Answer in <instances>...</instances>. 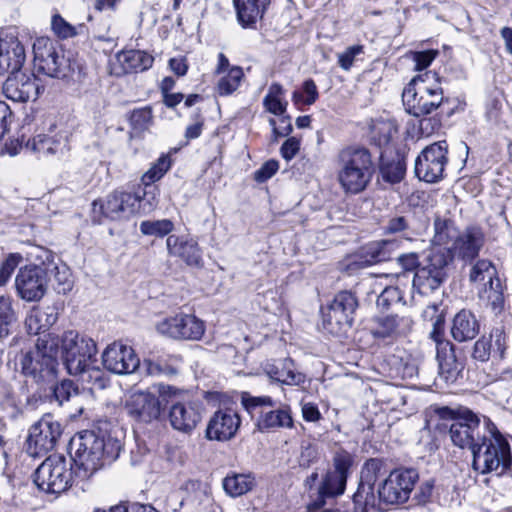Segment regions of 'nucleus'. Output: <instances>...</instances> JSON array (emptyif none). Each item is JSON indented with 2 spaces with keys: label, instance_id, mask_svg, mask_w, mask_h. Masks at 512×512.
I'll return each mask as SVG.
<instances>
[{
  "label": "nucleus",
  "instance_id": "obj_1",
  "mask_svg": "<svg viewBox=\"0 0 512 512\" xmlns=\"http://www.w3.org/2000/svg\"><path fill=\"white\" fill-rule=\"evenodd\" d=\"M472 468L479 474L502 476L512 467L511 446L506 436L487 416H483L482 440L472 451Z\"/></svg>",
  "mask_w": 512,
  "mask_h": 512
},
{
  "label": "nucleus",
  "instance_id": "obj_2",
  "mask_svg": "<svg viewBox=\"0 0 512 512\" xmlns=\"http://www.w3.org/2000/svg\"><path fill=\"white\" fill-rule=\"evenodd\" d=\"M336 165L337 181L345 193L358 194L365 190L374 173L371 155L364 148L341 150Z\"/></svg>",
  "mask_w": 512,
  "mask_h": 512
},
{
  "label": "nucleus",
  "instance_id": "obj_3",
  "mask_svg": "<svg viewBox=\"0 0 512 512\" xmlns=\"http://www.w3.org/2000/svg\"><path fill=\"white\" fill-rule=\"evenodd\" d=\"M405 110L415 117L431 114L444 102L443 89L436 73L415 76L402 93Z\"/></svg>",
  "mask_w": 512,
  "mask_h": 512
},
{
  "label": "nucleus",
  "instance_id": "obj_4",
  "mask_svg": "<svg viewBox=\"0 0 512 512\" xmlns=\"http://www.w3.org/2000/svg\"><path fill=\"white\" fill-rule=\"evenodd\" d=\"M51 340L57 342V357L60 355L69 374L83 371L97 355L96 342L75 330L65 331L61 336L51 334Z\"/></svg>",
  "mask_w": 512,
  "mask_h": 512
},
{
  "label": "nucleus",
  "instance_id": "obj_5",
  "mask_svg": "<svg viewBox=\"0 0 512 512\" xmlns=\"http://www.w3.org/2000/svg\"><path fill=\"white\" fill-rule=\"evenodd\" d=\"M57 342L51 334L37 339L34 349L23 354L21 367L24 375L38 383H51L57 377Z\"/></svg>",
  "mask_w": 512,
  "mask_h": 512
},
{
  "label": "nucleus",
  "instance_id": "obj_6",
  "mask_svg": "<svg viewBox=\"0 0 512 512\" xmlns=\"http://www.w3.org/2000/svg\"><path fill=\"white\" fill-rule=\"evenodd\" d=\"M241 402L251 417L256 419L259 431L293 426L289 408L274 409L275 403L270 396L254 397L244 393Z\"/></svg>",
  "mask_w": 512,
  "mask_h": 512
},
{
  "label": "nucleus",
  "instance_id": "obj_7",
  "mask_svg": "<svg viewBox=\"0 0 512 512\" xmlns=\"http://www.w3.org/2000/svg\"><path fill=\"white\" fill-rule=\"evenodd\" d=\"M142 198L138 193L115 190L105 199L93 201V219L97 223H102L103 219L128 220L139 212Z\"/></svg>",
  "mask_w": 512,
  "mask_h": 512
},
{
  "label": "nucleus",
  "instance_id": "obj_8",
  "mask_svg": "<svg viewBox=\"0 0 512 512\" xmlns=\"http://www.w3.org/2000/svg\"><path fill=\"white\" fill-rule=\"evenodd\" d=\"M450 262V251L433 248L426 262L416 270L413 277V288L421 295L433 293L446 280V268Z\"/></svg>",
  "mask_w": 512,
  "mask_h": 512
},
{
  "label": "nucleus",
  "instance_id": "obj_9",
  "mask_svg": "<svg viewBox=\"0 0 512 512\" xmlns=\"http://www.w3.org/2000/svg\"><path fill=\"white\" fill-rule=\"evenodd\" d=\"M34 66L38 72L52 78H64L71 65L60 45L46 36L37 37L33 46Z\"/></svg>",
  "mask_w": 512,
  "mask_h": 512
},
{
  "label": "nucleus",
  "instance_id": "obj_10",
  "mask_svg": "<svg viewBox=\"0 0 512 512\" xmlns=\"http://www.w3.org/2000/svg\"><path fill=\"white\" fill-rule=\"evenodd\" d=\"M358 302L349 291L337 293L330 304L322 308V325L330 334L340 336L352 326Z\"/></svg>",
  "mask_w": 512,
  "mask_h": 512
},
{
  "label": "nucleus",
  "instance_id": "obj_11",
  "mask_svg": "<svg viewBox=\"0 0 512 512\" xmlns=\"http://www.w3.org/2000/svg\"><path fill=\"white\" fill-rule=\"evenodd\" d=\"M351 457L347 453H338L334 457L333 469L323 476L315 500L309 504L310 510L321 509L328 499L342 495L345 491L348 471L351 466Z\"/></svg>",
  "mask_w": 512,
  "mask_h": 512
},
{
  "label": "nucleus",
  "instance_id": "obj_12",
  "mask_svg": "<svg viewBox=\"0 0 512 512\" xmlns=\"http://www.w3.org/2000/svg\"><path fill=\"white\" fill-rule=\"evenodd\" d=\"M381 471V462L378 459H369L362 471L357 491L353 495L355 510L359 512L384 511V500L377 491V480Z\"/></svg>",
  "mask_w": 512,
  "mask_h": 512
},
{
  "label": "nucleus",
  "instance_id": "obj_13",
  "mask_svg": "<svg viewBox=\"0 0 512 512\" xmlns=\"http://www.w3.org/2000/svg\"><path fill=\"white\" fill-rule=\"evenodd\" d=\"M33 480L46 493H61L71 483V468L64 457L49 456L36 469Z\"/></svg>",
  "mask_w": 512,
  "mask_h": 512
},
{
  "label": "nucleus",
  "instance_id": "obj_14",
  "mask_svg": "<svg viewBox=\"0 0 512 512\" xmlns=\"http://www.w3.org/2000/svg\"><path fill=\"white\" fill-rule=\"evenodd\" d=\"M156 331L164 337L174 340L197 341L205 333V323L195 315L177 313L155 324Z\"/></svg>",
  "mask_w": 512,
  "mask_h": 512
},
{
  "label": "nucleus",
  "instance_id": "obj_15",
  "mask_svg": "<svg viewBox=\"0 0 512 512\" xmlns=\"http://www.w3.org/2000/svg\"><path fill=\"white\" fill-rule=\"evenodd\" d=\"M418 479L415 469H396L377 485V491L385 505L402 504L409 499Z\"/></svg>",
  "mask_w": 512,
  "mask_h": 512
},
{
  "label": "nucleus",
  "instance_id": "obj_16",
  "mask_svg": "<svg viewBox=\"0 0 512 512\" xmlns=\"http://www.w3.org/2000/svg\"><path fill=\"white\" fill-rule=\"evenodd\" d=\"M447 153L446 141H438L424 148L415 161L418 178L428 183L441 180L448 163Z\"/></svg>",
  "mask_w": 512,
  "mask_h": 512
},
{
  "label": "nucleus",
  "instance_id": "obj_17",
  "mask_svg": "<svg viewBox=\"0 0 512 512\" xmlns=\"http://www.w3.org/2000/svg\"><path fill=\"white\" fill-rule=\"evenodd\" d=\"M449 435L455 446L472 452L482 440L483 416L479 417L469 409L462 410L453 420Z\"/></svg>",
  "mask_w": 512,
  "mask_h": 512
},
{
  "label": "nucleus",
  "instance_id": "obj_18",
  "mask_svg": "<svg viewBox=\"0 0 512 512\" xmlns=\"http://www.w3.org/2000/svg\"><path fill=\"white\" fill-rule=\"evenodd\" d=\"M77 448L73 456V461L83 470V477L93 475L104 465L105 444L103 439L98 438L92 432H86L78 438Z\"/></svg>",
  "mask_w": 512,
  "mask_h": 512
},
{
  "label": "nucleus",
  "instance_id": "obj_19",
  "mask_svg": "<svg viewBox=\"0 0 512 512\" xmlns=\"http://www.w3.org/2000/svg\"><path fill=\"white\" fill-rule=\"evenodd\" d=\"M62 434L61 425L47 414L33 424L27 438V451L31 456H41L54 449Z\"/></svg>",
  "mask_w": 512,
  "mask_h": 512
},
{
  "label": "nucleus",
  "instance_id": "obj_20",
  "mask_svg": "<svg viewBox=\"0 0 512 512\" xmlns=\"http://www.w3.org/2000/svg\"><path fill=\"white\" fill-rule=\"evenodd\" d=\"M48 281L47 268L38 265L25 266L15 278L17 294L28 302L39 301L47 291Z\"/></svg>",
  "mask_w": 512,
  "mask_h": 512
},
{
  "label": "nucleus",
  "instance_id": "obj_21",
  "mask_svg": "<svg viewBox=\"0 0 512 512\" xmlns=\"http://www.w3.org/2000/svg\"><path fill=\"white\" fill-rule=\"evenodd\" d=\"M102 362L108 371L119 375L135 372L140 364L134 349L120 341H115L105 348Z\"/></svg>",
  "mask_w": 512,
  "mask_h": 512
},
{
  "label": "nucleus",
  "instance_id": "obj_22",
  "mask_svg": "<svg viewBox=\"0 0 512 512\" xmlns=\"http://www.w3.org/2000/svg\"><path fill=\"white\" fill-rule=\"evenodd\" d=\"M166 248L170 257L179 259L189 267L201 268L204 264L203 251L192 236L170 234L166 239Z\"/></svg>",
  "mask_w": 512,
  "mask_h": 512
},
{
  "label": "nucleus",
  "instance_id": "obj_23",
  "mask_svg": "<svg viewBox=\"0 0 512 512\" xmlns=\"http://www.w3.org/2000/svg\"><path fill=\"white\" fill-rule=\"evenodd\" d=\"M129 416L143 423L157 420L162 412V405L157 395L148 391H137L126 401Z\"/></svg>",
  "mask_w": 512,
  "mask_h": 512
},
{
  "label": "nucleus",
  "instance_id": "obj_24",
  "mask_svg": "<svg viewBox=\"0 0 512 512\" xmlns=\"http://www.w3.org/2000/svg\"><path fill=\"white\" fill-rule=\"evenodd\" d=\"M26 59L25 49L12 33L0 34V73L18 72Z\"/></svg>",
  "mask_w": 512,
  "mask_h": 512
},
{
  "label": "nucleus",
  "instance_id": "obj_25",
  "mask_svg": "<svg viewBox=\"0 0 512 512\" xmlns=\"http://www.w3.org/2000/svg\"><path fill=\"white\" fill-rule=\"evenodd\" d=\"M240 423V417L234 410H218L209 420L206 429V437L209 440H230L236 435Z\"/></svg>",
  "mask_w": 512,
  "mask_h": 512
},
{
  "label": "nucleus",
  "instance_id": "obj_26",
  "mask_svg": "<svg viewBox=\"0 0 512 512\" xmlns=\"http://www.w3.org/2000/svg\"><path fill=\"white\" fill-rule=\"evenodd\" d=\"M40 89L37 79L25 74L9 76L2 87L6 98L15 102L35 101L40 94Z\"/></svg>",
  "mask_w": 512,
  "mask_h": 512
},
{
  "label": "nucleus",
  "instance_id": "obj_27",
  "mask_svg": "<svg viewBox=\"0 0 512 512\" xmlns=\"http://www.w3.org/2000/svg\"><path fill=\"white\" fill-rule=\"evenodd\" d=\"M398 247L399 242L397 240H382L368 243L354 256L352 263L362 268L390 260Z\"/></svg>",
  "mask_w": 512,
  "mask_h": 512
},
{
  "label": "nucleus",
  "instance_id": "obj_28",
  "mask_svg": "<svg viewBox=\"0 0 512 512\" xmlns=\"http://www.w3.org/2000/svg\"><path fill=\"white\" fill-rule=\"evenodd\" d=\"M483 245V234L476 228H469L461 234H457L450 248L451 260L453 257L468 261L474 259Z\"/></svg>",
  "mask_w": 512,
  "mask_h": 512
},
{
  "label": "nucleus",
  "instance_id": "obj_29",
  "mask_svg": "<svg viewBox=\"0 0 512 512\" xmlns=\"http://www.w3.org/2000/svg\"><path fill=\"white\" fill-rule=\"evenodd\" d=\"M201 415L198 405L194 402L174 403L169 412L171 426L181 432H191L199 423Z\"/></svg>",
  "mask_w": 512,
  "mask_h": 512
},
{
  "label": "nucleus",
  "instance_id": "obj_30",
  "mask_svg": "<svg viewBox=\"0 0 512 512\" xmlns=\"http://www.w3.org/2000/svg\"><path fill=\"white\" fill-rule=\"evenodd\" d=\"M153 62V56L145 51L124 50L116 54L115 74L142 72L149 69Z\"/></svg>",
  "mask_w": 512,
  "mask_h": 512
},
{
  "label": "nucleus",
  "instance_id": "obj_31",
  "mask_svg": "<svg viewBox=\"0 0 512 512\" xmlns=\"http://www.w3.org/2000/svg\"><path fill=\"white\" fill-rule=\"evenodd\" d=\"M26 146L40 156L63 155L68 150L67 136L64 133L38 134L28 140Z\"/></svg>",
  "mask_w": 512,
  "mask_h": 512
},
{
  "label": "nucleus",
  "instance_id": "obj_32",
  "mask_svg": "<svg viewBox=\"0 0 512 512\" xmlns=\"http://www.w3.org/2000/svg\"><path fill=\"white\" fill-rule=\"evenodd\" d=\"M266 374L273 380L286 385H301L305 382V375L296 370L292 359L285 358L267 363L265 365Z\"/></svg>",
  "mask_w": 512,
  "mask_h": 512
},
{
  "label": "nucleus",
  "instance_id": "obj_33",
  "mask_svg": "<svg viewBox=\"0 0 512 512\" xmlns=\"http://www.w3.org/2000/svg\"><path fill=\"white\" fill-rule=\"evenodd\" d=\"M436 357L440 378L448 384L456 382L463 370V364L457 360L453 344L442 343Z\"/></svg>",
  "mask_w": 512,
  "mask_h": 512
},
{
  "label": "nucleus",
  "instance_id": "obj_34",
  "mask_svg": "<svg viewBox=\"0 0 512 512\" xmlns=\"http://www.w3.org/2000/svg\"><path fill=\"white\" fill-rule=\"evenodd\" d=\"M270 0H233L237 20L242 27H252L263 17Z\"/></svg>",
  "mask_w": 512,
  "mask_h": 512
},
{
  "label": "nucleus",
  "instance_id": "obj_35",
  "mask_svg": "<svg viewBox=\"0 0 512 512\" xmlns=\"http://www.w3.org/2000/svg\"><path fill=\"white\" fill-rule=\"evenodd\" d=\"M479 329L480 326L474 314L468 310H461L453 319L451 334L454 340L465 342L474 339Z\"/></svg>",
  "mask_w": 512,
  "mask_h": 512
},
{
  "label": "nucleus",
  "instance_id": "obj_36",
  "mask_svg": "<svg viewBox=\"0 0 512 512\" xmlns=\"http://www.w3.org/2000/svg\"><path fill=\"white\" fill-rule=\"evenodd\" d=\"M57 318V313L52 307H33L26 316L25 327L29 334L38 335L49 330Z\"/></svg>",
  "mask_w": 512,
  "mask_h": 512
},
{
  "label": "nucleus",
  "instance_id": "obj_37",
  "mask_svg": "<svg viewBox=\"0 0 512 512\" xmlns=\"http://www.w3.org/2000/svg\"><path fill=\"white\" fill-rule=\"evenodd\" d=\"M410 319L396 315L376 319L372 334L376 338H387L404 333L410 328Z\"/></svg>",
  "mask_w": 512,
  "mask_h": 512
},
{
  "label": "nucleus",
  "instance_id": "obj_38",
  "mask_svg": "<svg viewBox=\"0 0 512 512\" xmlns=\"http://www.w3.org/2000/svg\"><path fill=\"white\" fill-rule=\"evenodd\" d=\"M254 486L255 478L251 474L228 475L223 480L225 492L232 497L244 495L252 490Z\"/></svg>",
  "mask_w": 512,
  "mask_h": 512
},
{
  "label": "nucleus",
  "instance_id": "obj_39",
  "mask_svg": "<svg viewBox=\"0 0 512 512\" xmlns=\"http://www.w3.org/2000/svg\"><path fill=\"white\" fill-rule=\"evenodd\" d=\"M499 279L497 269L492 261L488 259H478L470 268L469 281L472 283H484L485 285H492L493 282Z\"/></svg>",
  "mask_w": 512,
  "mask_h": 512
},
{
  "label": "nucleus",
  "instance_id": "obj_40",
  "mask_svg": "<svg viewBox=\"0 0 512 512\" xmlns=\"http://www.w3.org/2000/svg\"><path fill=\"white\" fill-rule=\"evenodd\" d=\"M95 361H92L87 367H83V371L77 374H71L72 376L78 377L84 384L90 385L91 389H104L108 384V378L106 377L103 370L97 367Z\"/></svg>",
  "mask_w": 512,
  "mask_h": 512
},
{
  "label": "nucleus",
  "instance_id": "obj_41",
  "mask_svg": "<svg viewBox=\"0 0 512 512\" xmlns=\"http://www.w3.org/2000/svg\"><path fill=\"white\" fill-rule=\"evenodd\" d=\"M244 77L241 67L232 66L228 72L220 78L217 84V93L220 96H228L238 89Z\"/></svg>",
  "mask_w": 512,
  "mask_h": 512
},
{
  "label": "nucleus",
  "instance_id": "obj_42",
  "mask_svg": "<svg viewBox=\"0 0 512 512\" xmlns=\"http://www.w3.org/2000/svg\"><path fill=\"white\" fill-rule=\"evenodd\" d=\"M180 362L181 357L174 355L169 357V362H164L163 360H145L144 363L146 365L147 373L151 376H173L178 373Z\"/></svg>",
  "mask_w": 512,
  "mask_h": 512
},
{
  "label": "nucleus",
  "instance_id": "obj_43",
  "mask_svg": "<svg viewBox=\"0 0 512 512\" xmlns=\"http://www.w3.org/2000/svg\"><path fill=\"white\" fill-rule=\"evenodd\" d=\"M434 242L442 248V245H447L453 242L458 232L450 220L437 217L434 221Z\"/></svg>",
  "mask_w": 512,
  "mask_h": 512
},
{
  "label": "nucleus",
  "instance_id": "obj_44",
  "mask_svg": "<svg viewBox=\"0 0 512 512\" xmlns=\"http://www.w3.org/2000/svg\"><path fill=\"white\" fill-rule=\"evenodd\" d=\"M171 167V159L168 155L160 156L157 161L145 172L141 178L142 183L147 187L159 181Z\"/></svg>",
  "mask_w": 512,
  "mask_h": 512
},
{
  "label": "nucleus",
  "instance_id": "obj_45",
  "mask_svg": "<svg viewBox=\"0 0 512 512\" xmlns=\"http://www.w3.org/2000/svg\"><path fill=\"white\" fill-rule=\"evenodd\" d=\"M380 171L385 181L390 183H398L403 179L406 167L400 159L385 161L382 156Z\"/></svg>",
  "mask_w": 512,
  "mask_h": 512
},
{
  "label": "nucleus",
  "instance_id": "obj_46",
  "mask_svg": "<svg viewBox=\"0 0 512 512\" xmlns=\"http://www.w3.org/2000/svg\"><path fill=\"white\" fill-rule=\"evenodd\" d=\"M174 224L169 219L146 220L140 224V231L146 236L164 237L172 232Z\"/></svg>",
  "mask_w": 512,
  "mask_h": 512
},
{
  "label": "nucleus",
  "instance_id": "obj_47",
  "mask_svg": "<svg viewBox=\"0 0 512 512\" xmlns=\"http://www.w3.org/2000/svg\"><path fill=\"white\" fill-rule=\"evenodd\" d=\"M16 320V314L13 309L10 297L0 296V338L7 336L10 327Z\"/></svg>",
  "mask_w": 512,
  "mask_h": 512
},
{
  "label": "nucleus",
  "instance_id": "obj_48",
  "mask_svg": "<svg viewBox=\"0 0 512 512\" xmlns=\"http://www.w3.org/2000/svg\"><path fill=\"white\" fill-rule=\"evenodd\" d=\"M500 279H496L492 285H485L480 293L482 298H486L494 311H501L504 307V292Z\"/></svg>",
  "mask_w": 512,
  "mask_h": 512
},
{
  "label": "nucleus",
  "instance_id": "obj_49",
  "mask_svg": "<svg viewBox=\"0 0 512 512\" xmlns=\"http://www.w3.org/2000/svg\"><path fill=\"white\" fill-rule=\"evenodd\" d=\"M319 97L318 89L312 79L304 81L302 91H294L292 94V101L295 105L304 104L312 105Z\"/></svg>",
  "mask_w": 512,
  "mask_h": 512
},
{
  "label": "nucleus",
  "instance_id": "obj_50",
  "mask_svg": "<svg viewBox=\"0 0 512 512\" xmlns=\"http://www.w3.org/2000/svg\"><path fill=\"white\" fill-rule=\"evenodd\" d=\"M50 271L53 273L58 293L65 294L72 289L71 273L65 264L54 265Z\"/></svg>",
  "mask_w": 512,
  "mask_h": 512
},
{
  "label": "nucleus",
  "instance_id": "obj_51",
  "mask_svg": "<svg viewBox=\"0 0 512 512\" xmlns=\"http://www.w3.org/2000/svg\"><path fill=\"white\" fill-rule=\"evenodd\" d=\"M491 348L493 357L502 359L507 348V334L504 326L495 327L490 334Z\"/></svg>",
  "mask_w": 512,
  "mask_h": 512
},
{
  "label": "nucleus",
  "instance_id": "obj_52",
  "mask_svg": "<svg viewBox=\"0 0 512 512\" xmlns=\"http://www.w3.org/2000/svg\"><path fill=\"white\" fill-rule=\"evenodd\" d=\"M396 132L397 129L391 122H379L372 128L373 139L379 146L387 145Z\"/></svg>",
  "mask_w": 512,
  "mask_h": 512
},
{
  "label": "nucleus",
  "instance_id": "obj_53",
  "mask_svg": "<svg viewBox=\"0 0 512 512\" xmlns=\"http://www.w3.org/2000/svg\"><path fill=\"white\" fill-rule=\"evenodd\" d=\"M51 28L54 34L61 39L71 38L77 34L76 28L59 14L53 15Z\"/></svg>",
  "mask_w": 512,
  "mask_h": 512
},
{
  "label": "nucleus",
  "instance_id": "obj_54",
  "mask_svg": "<svg viewBox=\"0 0 512 512\" xmlns=\"http://www.w3.org/2000/svg\"><path fill=\"white\" fill-rule=\"evenodd\" d=\"M152 111L149 107L133 110L130 116L131 125L135 130H146L152 123Z\"/></svg>",
  "mask_w": 512,
  "mask_h": 512
},
{
  "label": "nucleus",
  "instance_id": "obj_55",
  "mask_svg": "<svg viewBox=\"0 0 512 512\" xmlns=\"http://www.w3.org/2000/svg\"><path fill=\"white\" fill-rule=\"evenodd\" d=\"M320 457L319 449L316 444L311 442H303L299 455V465L304 468L310 467L316 463Z\"/></svg>",
  "mask_w": 512,
  "mask_h": 512
},
{
  "label": "nucleus",
  "instance_id": "obj_56",
  "mask_svg": "<svg viewBox=\"0 0 512 512\" xmlns=\"http://www.w3.org/2000/svg\"><path fill=\"white\" fill-rule=\"evenodd\" d=\"M402 300V292L398 287H386L377 298V306L382 309H388L391 305L397 304Z\"/></svg>",
  "mask_w": 512,
  "mask_h": 512
},
{
  "label": "nucleus",
  "instance_id": "obj_57",
  "mask_svg": "<svg viewBox=\"0 0 512 512\" xmlns=\"http://www.w3.org/2000/svg\"><path fill=\"white\" fill-rule=\"evenodd\" d=\"M53 392L59 404L69 401L73 395L78 394L77 388L70 380H63L60 384L55 385L53 387Z\"/></svg>",
  "mask_w": 512,
  "mask_h": 512
},
{
  "label": "nucleus",
  "instance_id": "obj_58",
  "mask_svg": "<svg viewBox=\"0 0 512 512\" xmlns=\"http://www.w3.org/2000/svg\"><path fill=\"white\" fill-rule=\"evenodd\" d=\"M21 260L22 257L19 254H10L5 259L0 267V286L7 283Z\"/></svg>",
  "mask_w": 512,
  "mask_h": 512
},
{
  "label": "nucleus",
  "instance_id": "obj_59",
  "mask_svg": "<svg viewBox=\"0 0 512 512\" xmlns=\"http://www.w3.org/2000/svg\"><path fill=\"white\" fill-rule=\"evenodd\" d=\"M361 53H363V46L361 45H354L348 47L343 53H340L338 55L339 66L345 71L350 70L356 56Z\"/></svg>",
  "mask_w": 512,
  "mask_h": 512
},
{
  "label": "nucleus",
  "instance_id": "obj_60",
  "mask_svg": "<svg viewBox=\"0 0 512 512\" xmlns=\"http://www.w3.org/2000/svg\"><path fill=\"white\" fill-rule=\"evenodd\" d=\"M279 169V164L275 160H269L265 162L257 171L254 173V179L263 183L270 179Z\"/></svg>",
  "mask_w": 512,
  "mask_h": 512
},
{
  "label": "nucleus",
  "instance_id": "obj_61",
  "mask_svg": "<svg viewBox=\"0 0 512 512\" xmlns=\"http://www.w3.org/2000/svg\"><path fill=\"white\" fill-rule=\"evenodd\" d=\"M473 356L475 359L480 361H487L490 356H493L491 341H489V338L487 339L483 337L476 341Z\"/></svg>",
  "mask_w": 512,
  "mask_h": 512
},
{
  "label": "nucleus",
  "instance_id": "obj_62",
  "mask_svg": "<svg viewBox=\"0 0 512 512\" xmlns=\"http://www.w3.org/2000/svg\"><path fill=\"white\" fill-rule=\"evenodd\" d=\"M434 489V481L427 480L420 484L418 489L415 492L414 500L419 505H424L431 500Z\"/></svg>",
  "mask_w": 512,
  "mask_h": 512
},
{
  "label": "nucleus",
  "instance_id": "obj_63",
  "mask_svg": "<svg viewBox=\"0 0 512 512\" xmlns=\"http://www.w3.org/2000/svg\"><path fill=\"white\" fill-rule=\"evenodd\" d=\"M436 55L437 51L435 50H426L414 53L413 61L415 63V69L418 71L426 69L435 59Z\"/></svg>",
  "mask_w": 512,
  "mask_h": 512
},
{
  "label": "nucleus",
  "instance_id": "obj_64",
  "mask_svg": "<svg viewBox=\"0 0 512 512\" xmlns=\"http://www.w3.org/2000/svg\"><path fill=\"white\" fill-rule=\"evenodd\" d=\"M397 263L405 271H414L421 265L419 264V256L415 252L403 253L397 256Z\"/></svg>",
  "mask_w": 512,
  "mask_h": 512
}]
</instances>
